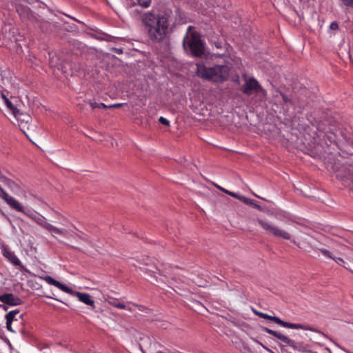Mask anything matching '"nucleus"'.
<instances>
[{
    "mask_svg": "<svg viewBox=\"0 0 353 353\" xmlns=\"http://www.w3.org/2000/svg\"><path fill=\"white\" fill-rule=\"evenodd\" d=\"M172 10L165 9L156 12L149 10L141 13L140 21L144 33L153 42L163 41L170 32Z\"/></svg>",
    "mask_w": 353,
    "mask_h": 353,
    "instance_id": "1",
    "label": "nucleus"
},
{
    "mask_svg": "<svg viewBox=\"0 0 353 353\" xmlns=\"http://www.w3.org/2000/svg\"><path fill=\"white\" fill-rule=\"evenodd\" d=\"M230 68L227 65H215L207 67L203 63H196V75L203 80L214 83H223L230 77Z\"/></svg>",
    "mask_w": 353,
    "mask_h": 353,
    "instance_id": "2",
    "label": "nucleus"
},
{
    "mask_svg": "<svg viewBox=\"0 0 353 353\" xmlns=\"http://www.w3.org/2000/svg\"><path fill=\"white\" fill-rule=\"evenodd\" d=\"M241 90L247 95L255 94L259 100H263L267 95V91L261 86L259 82L254 77H250L241 85Z\"/></svg>",
    "mask_w": 353,
    "mask_h": 353,
    "instance_id": "3",
    "label": "nucleus"
},
{
    "mask_svg": "<svg viewBox=\"0 0 353 353\" xmlns=\"http://www.w3.org/2000/svg\"><path fill=\"white\" fill-rule=\"evenodd\" d=\"M183 45H187L191 53L194 57H201L204 54V46L199 35L196 32L190 34V38L186 36L183 40Z\"/></svg>",
    "mask_w": 353,
    "mask_h": 353,
    "instance_id": "4",
    "label": "nucleus"
},
{
    "mask_svg": "<svg viewBox=\"0 0 353 353\" xmlns=\"http://www.w3.org/2000/svg\"><path fill=\"white\" fill-rule=\"evenodd\" d=\"M257 222L264 230L275 237L282 238L285 240H289L291 238V234L289 232L279 228L268 220L258 218Z\"/></svg>",
    "mask_w": 353,
    "mask_h": 353,
    "instance_id": "5",
    "label": "nucleus"
},
{
    "mask_svg": "<svg viewBox=\"0 0 353 353\" xmlns=\"http://www.w3.org/2000/svg\"><path fill=\"white\" fill-rule=\"evenodd\" d=\"M263 319L271 320V321H274V323H276L284 327H288V328H291V329H301V330H310L312 332L323 334L321 332H320V331L317 330L316 329L313 328L312 327L305 326V325H303L301 324L285 322V321H282L281 319H279L277 316H270L268 314H265Z\"/></svg>",
    "mask_w": 353,
    "mask_h": 353,
    "instance_id": "6",
    "label": "nucleus"
},
{
    "mask_svg": "<svg viewBox=\"0 0 353 353\" xmlns=\"http://www.w3.org/2000/svg\"><path fill=\"white\" fill-rule=\"evenodd\" d=\"M0 197L2 198L7 204L17 212L25 213L24 208L14 197L10 196L0 185Z\"/></svg>",
    "mask_w": 353,
    "mask_h": 353,
    "instance_id": "7",
    "label": "nucleus"
},
{
    "mask_svg": "<svg viewBox=\"0 0 353 353\" xmlns=\"http://www.w3.org/2000/svg\"><path fill=\"white\" fill-rule=\"evenodd\" d=\"M14 116L17 121V125L20 130L27 135L26 131L29 130L30 122L32 119L30 115L19 111Z\"/></svg>",
    "mask_w": 353,
    "mask_h": 353,
    "instance_id": "8",
    "label": "nucleus"
},
{
    "mask_svg": "<svg viewBox=\"0 0 353 353\" xmlns=\"http://www.w3.org/2000/svg\"><path fill=\"white\" fill-rule=\"evenodd\" d=\"M263 331L266 333L271 334L274 336V337L277 338L278 339L281 340L282 342L285 343L286 345H288L290 347H293L294 349H296V343L294 341L290 339L288 336L282 334L281 333L272 330L271 329H269L268 327H264Z\"/></svg>",
    "mask_w": 353,
    "mask_h": 353,
    "instance_id": "9",
    "label": "nucleus"
},
{
    "mask_svg": "<svg viewBox=\"0 0 353 353\" xmlns=\"http://www.w3.org/2000/svg\"><path fill=\"white\" fill-rule=\"evenodd\" d=\"M0 301L4 304L12 306L19 305L22 303V301L20 298L11 293L0 295Z\"/></svg>",
    "mask_w": 353,
    "mask_h": 353,
    "instance_id": "10",
    "label": "nucleus"
},
{
    "mask_svg": "<svg viewBox=\"0 0 353 353\" xmlns=\"http://www.w3.org/2000/svg\"><path fill=\"white\" fill-rule=\"evenodd\" d=\"M40 279L45 281L48 284L57 287V288H59V290H61V291H63L64 292H66L68 294L72 293V290L70 288L63 285V283H60L59 281L54 279L50 276H40Z\"/></svg>",
    "mask_w": 353,
    "mask_h": 353,
    "instance_id": "11",
    "label": "nucleus"
},
{
    "mask_svg": "<svg viewBox=\"0 0 353 353\" xmlns=\"http://www.w3.org/2000/svg\"><path fill=\"white\" fill-rule=\"evenodd\" d=\"M3 255L14 265L19 266L21 269L23 268L21 261L15 255V254L8 247H3Z\"/></svg>",
    "mask_w": 353,
    "mask_h": 353,
    "instance_id": "12",
    "label": "nucleus"
},
{
    "mask_svg": "<svg viewBox=\"0 0 353 353\" xmlns=\"http://www.w3.org/2000/svg\"><path fill=\"white\" fill-rule=\"evenodd\" d=\"M311 248L314 251H319L325 257L334 260L339 265H343L345 263V261L342 258L334 257L328 250L319 248L316 245H311Z\"/></svg>",
    "mask_w": 353,
    "mask_h": 353,
    "instance_id": "13",
    "label": "nucleus"
},
{
    "mask_svg": "<svg viewBox=\"0 0 353 353\" xmlns=\"http://www.w3.org/2000/svg\"><path fill=\"white\" fill-rule=\"evenodd\" d=\"M76 295L79 300L82 303L90 305L92 308L94 307V301L91 299V296L88 293L76 292Z\"/></svg>",
    "mask_w": 353,
    "mask_h": 353,
    "instance_id": "14",
    "label": "nucleus"
},
{
    "mask_svg": "<svg viewBox=\"0 0 353 353\" xmlns=\"http://www.w3.org/2000/svg\"><path fill=\"white\" fill-rule=\"evenodd\" d=\"M17 12L23 19H28L32 14L31 10L28 6H18L17 7Z\"/></svg>",
    "mask_w": 353,
    "mask_h": 353,
    "instance_id": "15",
    "label": "nucleus"
},
{
    "mask_svg": "<svg viewBox=\"0 0 353 353\" xmlns=\"http://www.w3.org/2000/svg\"><path fill=\"white\" fill-rule=\"evenodd\" d=\"M28 216L43 228H45L48 223L46 221L45 217L40 214H28Z\"/></svg>",
    "mask_w": 353,
    "mask_h": 353,
    "instance_id": "16",
    "label": "nucleus"
},
{
    "mask_svg": "<svg viewBox=\"0 0 353 353\" xmlns=\"http://www.w3.org/2000/svg\"><path fill=\"white\" fill-rule=\"evenodd\" d=\"M2 98L4 100L5 104L7 108L12 112V113L14 115L19 110L12 104V103L3 94H1Z\"/></svg>",
    "mask_w": 353,
    "mask_h": 353,
    "instance_id": "17",
    "label": "nucleus"
},
{
    "mask_svg": "<svg viewBox=\"0 0 353 353\" xmlns=\"http://www.w3.org/2000/svg\"><path fill=\"white\" fill-rule=\"evenodd\" d=\"M45 229H46L47 230H48L50 232H54L57 234H60V235L65 234V232L64 230L58 228L49 223L46 225V227L45 228Z\"/></svg>",
    "mask_w": 353,
    "mask_h": 353,
    "instance_id": "18",
    "label": "nucleus"
},
{
    "mask_svg": "<svg viewBox=\"0 0 353 353\" xmlns=\"http://www.w3.org/2000/svg\"><path fill=\"white\" fill-rule=\"evenodd\" d=\"M19 310H12V311H10L6 315V319L7 320V321L8 322H12L14 320V317L15 316L19 314Z\"/></svg>",
    "mask_w": 353,
    "mask_h": 353,
    "instance_id": "19",
    "label": "nucleus"
},
{
    "mask_svg": "<svg viewBox=\"0 0 353 353\" xmlns=\"http://www.w3.org/2000/svg\"><path fill=\"white\" fill-rule=\"evenodd\" d=\"M152 0H137V3L143 8H148L151 4Z\"/></svg>",
    "mask_w": 353,
    "mask_h": 353,
    "instance_id": "20",
    "label": "nucleus"
},
{
    "mask_svg": "<svg viewBox=\"0 0 353 353\" xmlns=\"http://www.w3.org/2000/svg\"><path fill=\"white\" fill-rule=\"evenodd\" d=\"M159 121L162 125H166V126H169L170 125V121L167 119H165V118H164L163 117H159Z\"/></svg>",
    "mask_w": 353,
    "mask_h": 353,
    "instance_id": "21",
    "label": "nucleus"
},
{
    "mask_svg": "<svg viewBox=\"0 0 353 353\" xmlns=\"http://www.w3.org/2000/svg\"><path fill=\"white\" fill-rule=\"evenodd\" d=\"M330 29L336 30L339 29V24L336 21H332L330 25Z\"/></svg>",
    "mask_w": 353,
    "mask_h": 353,
    "instance_id": "22",
    "label": "nucleus"
},
{
    "mask_svg": "<svg viewBox=\"0 0 353 353\" xmlns=\"http://www.w3.org/2000/svg\"><path fill=\"white\" fill-rule=\"evenodd\" d=\"M341 1L345 6L353 8V0H341Z\"/></svg>",
    "mask_w": 353,
    "mask_h": 353,
    "instance_id": "23",
    "label": "nucleus"
},
{
    "mask_svg": "<svg viewBox=\"0 0 353 353\" xmlns=\"http://www.w3.org/2000/svg\"><path fill=\"white\" fill-rule=\"evenodd\" d=\"M225 193H226L227 194L234 197V198H236V199H238L239 198L240 195H239L238 194L235 193V192H230L229 190L228 191H225Z\"/></svg>",
    "mask_w": 353,
    "mask_h": 353,
    "instance_id": "24",
    "label": "nucleus"
},
{
    "mask_svg": "<svg viewBox=\"0 0 353 353\" xmlns=\"http://www.w3.org/2000/svg\"><path fill=\"white\" fill-rule=\"evenodd\" d=\"M88 103L90 104L92 109L99 108V103L94 101L90 100L88 101Z\"/></svg>",
    "mask_w": 353,
    "mask_h": 353,
    "instance_id": "25",
    "label": "nucleus"
},
{
    "mask_svg": "<svg viewBox=\"0 0 353 353\" xmlns=\"http://www.w3.org/2000/svg\"><path fill=\"white\" fill-rule=\"evenodd\" d=\"M239 200L241 201L242 202H243L245 204H248L250 203V199H248V198H246L243 196H239Z\"/></svg>",
    "mask_w": 353,
    "mask_h": 353,
    "instance_id": "26",
    "label": "nucleus"
},
{
    "mask_svg": "<svg viewBox=\"0 0 353 353\" xmlns=\"http://www.w3.org/2000/svg\"><path fill=\"white\" fill-rule=\"evenodd\" d=\"M116 307L119 309H125L126 306L124 303H119L114 305Z\"/></svg>",
    "mask_w": 353,
    "mask_h": 353,
    "instance_id": "27",
    "label": "nucleus"
},
{
    "mask_svg": "<svg viewBox=\"0 0 353 353\" xmlns=\"http://www.w3.org/2000/svg\"><path fill=\"white\" fill-rule=\"evenodd\" d=\"M112 51L116 52L118 54H121L123 53V50L121 48H112Z\"/></svg>",
    "mask_w": 353,
    "mask_h": 353,
    "instance_id": "28",
    "label": "nucleus"
},
{
    "mask_svg": "<svg viewBox=\"0 0 353 353\" xmlns=\"http://www.w3.org/2000/svg\"><path fill=\"white\" fill-rule=\"evenodd\" d=\"M123 105V103H114L109 105V108H120Z\"/></svg>",
    "mask_w": 353,
    "mask_h": 353,
    "instance_id": "29",
    "label": "nucleus"
},
{
    "mask_svg": "<svg viewBox=\"0 0 353 353\" xmlns=\"http://www.w3.org/2000/svg\"><path fill=\"white\" fill-rule=\"evenodd\" d=\"M11 324H12V322H8L6 321V327L8 330L11 331V332H14L12 330V327H11Z\"/></svg>",
    "mask_w": 353,
    "mask_h": 353,
    "instance_id": "30",
    "label": "nucleus"
},
{
    "mask_svg": "<svg viewBox=\"0 0 353 353\" xmlns=\"http://www.w3.org/2000/svg\"><path fill=\"white\" fill-rule=\"evenodd\" d=\"M109 108V105L108 106V105H106L103 103H99V108Z\"/></svg>",
    "mask_w": 353,
    "mask_h": 353,
    "instance_id": "31",
    "label": "nucleus"
},
{
    "mask_svg": "<svg viewBox=\"0 0 353 353\" xmlns=\"http://www.w3.org/2000/svg\"><path fill=\"white\" fill-rule=\"evenodd\" d=\"M256 315L259 316V317L263 318L264 315H265V313L259 312L256 313Z\"/></svg>",
    "mask_w": 353,
    "mask_h": 353,
    "instance_id": "32",
    "label": "nucleus"
},
{
    "mask_svg": "<svg viewBox=\"0 0 353 353\" xmlns=\"http://www.w3.org/2000/svg\"><path fill=\"white\" fill-rule=\"evenodd\" d=\"M252 207H253V208H256V209H258V210H261V206H260V205H257V204H256V203H254V204H253V205H252Z\"/></svg>",
    "mask_w": 353,
    "mask_h": 353,
    "instance_id": "33",
    "label": "nucleus"
},
{
    "mask_svg": "<svg viewBox=\"0 0 353 353\" xmlns=\"http://www.w3.org/2000/svg\"><path fill=\"white\" fill-rule=\"evenodd\" d=\"M217 188H218L220 190H221L222 192H225V191H228L227 190H225V189H224V188H221V187H220V186H217Z\"/></svg>",
    "mask_w": 353,
    "mask_h": 353,
    "instance_id": "34",
    "label": "nucleus"
},
{
    "mask_svg": "<svg viewBox=\"0 0 353 353\" xmlns=\"http://www.w3.org/2000/svg\"><path fill=\"white\" fill-rule=\"evenodd\" d=\"M348 174H349L348 179L352 181L353 179V175L352 174H350V172L348 173Z\"/></svg>",
    "mask_w": 353,
    "mask_h": 353,
    "instance_id": "35",
    "label": "nucleus"
},
{
    "mask_svg": "<svg viewBox=\"0 0 353 353\" xmlns=\"http://www.w3.org/2000/svg\"><path fill=\"white\" fill-rule=\"evenodd\" d=\"M281 95H282V98H283V101H284L285 102H287V98H286V97H285L284 94H281Z\"/></svg>",
    "mask_w": 353,
    "mask_h": 353,
    "instance_id": "36",
    "label": "nucleus"
},
{
    "mask_svg": "<svg viewBox=\"0 0 353 353\" xmlns=\"http://www.w3.org/2000/svg\"><path fill=\"white\" fill-rule=\"evenodd\" d=\"M254 203L252 201V200H251V199H250V203H248V205H250L252 206Z\"/></svg>",
    "mask_w": 353,
    "mask_h": 353,
    "instance_id": "37",
    "label": "nucleus"
},
{
    "mask_svg": "<svg viewBox=\"0 0 353 353\" xmlns=\"http://www.w3.org/2000/svg\"><path fill=\"white\" fill-rule=\"evenodd\" d=\"M4 307V309H5V310H6V307L5 306H3V305H1V304H0V307Z\"/></svg>",
    "mask_w": 353,
    "mask_h": 353,
    "instance_id": "38",
    "label": "nucleus"
},
{
    "mask_svg": "<svg viewBox=\"0 0 353 353\" xmlns=\"http://www.w3.org/2000/svg\"><path fill=\"white\" fill-rule=\"evenodd\" d=\"M253 311H254V314H256L257 312H259L258 311H256L255 310H254Z\"/></svg>",
    "mask_w": 353,
    "mask_h": 353,
    "instance_id": "39",
    "label": "nucleus"
},
{
    "mask_svg": "<svg viewBox=\"0 0 353 353\" xmlns=\"http://www.w3.org/2000/svg\"><path fill=\"white\" fill-rule=\"evenodd\" d=\"M344 268L345 269H347V267H346L345 265H343Z\"/></svg>",
    "mask_w": 353,
    "mask_h": 353,
    "instance_id": "40",
    "label": "nucleus"
},
{
    "mask_svg": "<svg viewBox=\"0 0 353 353\" xmlns=\"http://www.w3.org/2000/svg\"><path fill=\"white\" fill-rule=\"evenodd\" d=\"M344 268L345 269H347V267H346L345 265H343Z\"/></svg>",
    "mask_w": 353,
    "mask_h": 353,
    "instance_id": "41",
    "label": "nucleus"
},
{
    "mask_svg": "<svg viewBox=\"0 0 353 353\" xmlns=\"http://www.w3.org/2000/svg\"><path fill=\"white\" fill-rule=\"evenodd\" d=\"M344 268L345 269H347V267H346L345 265H343Z\"/></svg>",
    "mask_w": 353,
    "mask_h": 353,
    "instance_id": "42",
    "label": "nucleus"
}]
</instances>
